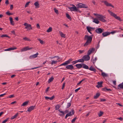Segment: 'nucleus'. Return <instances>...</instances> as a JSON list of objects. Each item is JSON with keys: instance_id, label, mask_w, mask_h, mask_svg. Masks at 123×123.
Wrapping results in <instances>:
<instances>
[{"instance_id": "37", "label": "nucleus", "mask_w": 123, "mask_h": 123, "mask_svg": "<svg viewBox=\"0 0 123 123\" xmlns=\"http://www.w3.org/2000/svg\"><path fill=\"white\" fill-rule=\"evenodd\" d=\"M103 112L101 111H100L99 113H98V115L99 117L101 116L103 114Z\"/></svg>"}, {"instance_id": "29", "label": "nucleus", "mask_w": 123, "mask_h": 123, "mask_svg": "<svg viewBox=\"0 0 123 123\" xmlns=\"http://www.w3.org/2000/svg\"><path fill=\"white\" fill-rule=\"evenodd\" d=\"M54 79V78L53 76H52L50 78L49 80L48 81V83H50L51 82H52L53 81Z\"/></svg>"}, {"instance_id": "1", "label": "nucleus", "mask_w": 123, "mask_h": 123, "mask_svg": "<svg viewBox=\"0 0 123 123\" xmlns=\"http://www.w3.org/2000/svg\"><path fill=\"white\" fill-rule=\"evenodd\" d=\"M93 35L92 34L90 36H88L87 35H85L84 37V40H86L87 41L86 43L84 44V46H87L91 42L92 38V36Z\"/></svg>"}, {"instance_id": "11", "label": "nucleus", "mask_w": 123, "mask_h": 123, "mask_svg": "<svg viewBox=\"0 0 123 123\" xmlns=\"http://www.w3.org/2000/svg\"><path fill=\"white\" fill-rule=\"evenodd\" d=\"M38 55V53H37L35 54L31 55L30 56V58L31 59L32 58H34L37 57V55Z\"/></svg>"}, {"instance_id": "42", "label": "nucleus", "mask_w": 123, "mask_h": 123, "mask_svg": "<svg viewBox=\"0 0 123 123\" xmlns=\"http://www.w3.org/2000/svg\"><path fill=\"white\" fill-rule=\"evenodd\" d=\"M60 106L59 105H56L55 107V110H57L60 108Z\"/></svg>"}, {"instance_id": "35", "label": "nucleus", "mask_w": 123, "mask_h": 123, "mask_svg": "<svg viewBox=\"0 0 123 123\" xmlns=\"http://www.w3.org/2000/svg\"><path fill=\"white\" fill-rule=\"evenodd\" d=\"M72 111L70 112L69 113H68V114L70 115V116H71L73 115L74 114V110L72 109L71 110Z\"/></svg>"}, {"instance_id": "50", "label": "nucleus", "mask_w": 123, "mask_h": 123, "mask_svg": "<svg viewBox=\"0 0 123 123\" xmlns=\"http://www.w3.org/2000/svg\"><path fill=\"white\" fill-rule=\"evenodd\" d=\"M30 1H29V2H27L25 5V7H26L27 6H28L29 5V3H30Z\"/></svg>"}, {"instance_id": "43", "label": "nucleus", "mask_w": 123, "mask_h": 123, "mask_svg": "<svg viewBox=\"0 0 123 123\" xmlns=\"http://www.w3.org/2000/svg\"><path fill=\"white\" fill-rule=\"evenodd\" d=\"M52 29L51 27H49L47 31V32H49L52 31Z\"/></svg>"}, {"instance_id": "53", "label": "nucleus", "mask_w": 123, "mask_h": 123, "mask_svg": "<svg viewBox=\"0 0 123 123\" xmlns=\"http://www.w3.org/2000/svg\"><path fill=\"white\" fill-rule=\"evenodd\" d=\"M39 67H34V68H32L30 69H26V70H31V69H36L37 68H39Z\"/></svg>"}, {"instance_id": "15", "label": "nucleus", "mask_w": 123, "mask_h": 123, "mask_svg": "<svg viewBox=\"0 0 123 123\" xmlns=\"http://www.w3.org/2000/svg\"><path fill=\"white\" fill-rule=\"evenodd\" d=\"M34 5L35 6L36 8H38L39 7V4L38 1H37L35 2L34 3Z\"/></svg>"}, {"instance_id": "56", "label": "nucleus", "mask_w": 123, "mask_h": 123, "mask_svg": "<svg viewBox=\"0 0 123 123\" xmlns=\"http://www.w3.org/2000/svg\"><path fill=\"white\" fill-rule=\"evenodd\" d=\"M13 6L12 5H11L10 6V9L11 10H12L13 8Z\"/></svg>"}, {"instance_id": "58", "label": "nucleus", "mask_w": 123, "mask_h": 123, "mask_svg": "<svg viewBox=\"0 0 123 123\" xmlns=\"http://www.w3.org/2000/svg\"><path fill=\"white\" fill-rule=\"evenodd\" d=\"M37 27V28L38 29L40 28V26L39 24H37L36 25Z\"/></svg>"}, {"instance_id": "22", "label": "nucleus", "mask_w": 123, "mask_h": 123, "mask_svg": "<svg viewBox=\"0 0 123 123\" xmlns=\"http://www.w3.org/2000/svg\"><path fill=\"white\" fill-rule=\"evenodd\" d=\"M82 68L85 69H89V67L88 66L83 63H82Z\"/></svg>"}, {"instance_id": "55", "label": "nucleus", "mask_w": 123, "mask_h": 123, "mask_svg": "<svg viewBox=\"0 0 123 123\" xmlns=\"http://www.w3.org/2000/svg\"><path fill=\"white\" fill-rule=\"evenodd\" d=\"M5 3L6 4V5L8 4H9V2L8 0H6Z\"/></svg>"}, {"instance_id": "28", "label": "nucleus", "mask_w": 123, "mask_h": 123, "mask_svg": "<svg viewBox=\"0 0 123 123\" xmlns=\"http://www.w3.org/2000/svg\"><path fill=\"white\" fill-rule=\"evenodd\" d=\"M93 22L97 24H99V21L98 20V19L96 18L94 19Z\"/></svg>"}, {"instance_id": "9", "label": "nucleus", "mask_w": 123, "mask_h": 123, "mask_svg": "<svg viewBox=\"0 0 123 123\" xmlns=\"http://www.w3.org/2000/svg\"><path fill=\"white\" fill-rule=\"evenodd\" d=\"M66 68L68 69H69L72 70L74 68L72 64L67 65L66 67Z\"/></svg>"}, {"instance_id": "8", "label": "nucleus", "mask_w": 123, "mask_h": 123, "mask_svg": "<svg viewBox=\"0 0 123 123\" xmlns=\"http://www.w3.org/2000/svg\"><path fill=\"white\" fill-rule=\"evenodd\" d=\"M90 56L87 55H86L82 57V58L84 60V61H88L90 59Z\"/></svg>"}, {"instance_id": "31", "label": "nucleus", "mask_w": 123, "mask_h": 123, "mask_svg": "<svg viewBox=\"0 0 123 123\" xmlns=\"http://www.w3.org/2000/svg\"><path fill=\"white\" fill-rule=\"evenodd\" d=\"M29 103V101H25L24 102L23 104L21 105V106H25L27 105Z\"/></svg>"}, {"instance_id": "3", "label": "nucleus", "mask_w": 123, "mask_h": 123, "mask_svg": "<svg viewBox=\"0 0 123 123\" xmlns=\"http://www.w3.org/2000/svg\"><path fill=\"white\" fill-rule=\"evenodd\" d=\"M76 6H77L78 8H87L88 7L85 4H82V3H80L78 4Z\"/></svg>"}, {"instance_id": "49", "label": "nucleus", "mask_w": 123, "mask_h": 123, "mask_svg": "<svg viewBox=\"0 0 123 123\" xmlns=\"http://www.w3.org/2000/svg\"><path fill=\"white\" fill-rule=\"evenodd\" d=\"M9 118H6V120H4L1 123H6L8 120Z\"/></svg>"}, {"instance_id": "47", "label": "nucleus", "mask_w": 123, "mask_h": 123, "mask_svg": "<svg viewBox=\"0 0 123 123\" xmlns=\"http://www.w3.org/2000/svg\"><path fill=\"white\" fill-rule=\"evenodd\" d=\"M86 79L85 78H84L82 79L78 83H77V85H78L80 84L82 82L85 80H86Z\"/></svg>"}, {"instance_id": "64", "label": "nucleus", "mask_w": 123, "mask_h": 123, "mask_svg": "<svg viewBox=\"0 0 123 123\" xmlns=\"http://www.w3.org/2000/svg\"><path fill=\"white\" fill-rule=\"evenodd\" d=\"M70 116V115L68 114V113L67 114L66 116H65V119H66L67 117H68V116Z\"/></svg>"}, {"instance_id": "46", "label": "nucleus", "mask_w": 123, "mask_h": 123, "mask_svg": "<svg viewBox=\"0 0 123 123\" xmlns=\"http://www.w3.org/2000/svg\"><path fill=\"white\" fill-rule=\"evenodd\" d=\"M38 40L40 42V43L42 44L44 43L43 42V40H41L40 39H38Z\"/></svg>"}, {"instance_id": "62", "label": "nucleus", "mask_w": 123, "mask_h": 123, "mask_svg": "<svg viewBox=\"0 0 123 123\" xmlns=\"http://www.w3.org/2000/svg\"><path fill=\"white\" fill-rule=\"evenodd\" d=\"M106 100V99L104 98H101L100 99V101L104 102Z\"/></svg>"}, {"instance_id": "16", "label": "nucleus", "mask_w": 123, "mask_h": 123, "mask_svg": "<svg viewBox=\"0 0 123 123\" xmlns=\"http://www.w3.org/2000/svg\"><path fill=\"white\" fill-rule=\"evenodd\" d=\"M94 48H92L91 49H90L88 51L87 55H90L92 53V51L94 50Z\"/></svg>"}, {"instance_id": "21", "label": "nucleus", "mask_w": 123, "mask_h": 123, "mask_svg": "<svg viewBox=\"0 0 123 123\" xmlns=\"http://www.w3.org/2000/svg\"><path fill=\"white\" fill-rule=\"evenodd\" d=\"M100 94L99 93H96L95 95L94 96L93 98L95 99H97L100 96Z\"/></svg>"}, {"instance_id": "40", "label": "nucleus", "mask_w": 123, "mask_h": 123, "mask_svg": "<svg viewBox=\"0 0 123 123\" xmlns=\"http://www.w3.org/2000/svg\"><path fill=\"white\" fill-rule=\"evenodd\" d=\"M58 62L57 61H55L54 60H52V61L51 64V65L55 64Z\"/></svg>"}, {"instance_id": "45", "label": "nucleus", "mask_w": 123, "mask_h": 123, "mask_svg": "<svg viewBox=\"0 0 123 123\" xmlns=\"http://www.w3.org/2000/svg\"><path fill=\"white\" fill-rule=\"evenodd\" d=\"M54 10L55 12L57 14H59L58 11L56 8H54Z\"/></svg>"}, {"instance_id": "54", "label": "nucleus", "mask_w": 123, "mask_h": 123, "mask_svg": "<svg viewBox=\"0 0 123 123\" xmlns=\"http://www.w3.org/2000/svg\"><path fill=\"white\" fill-rule=\"evenodd\" d=\"M71 105V103H68L67 104V108H68Z\"/></svg>"}, {"instance_id": "18", "label": "nucleus", "mask_w": 123, "mask_h": 123, "mask_svg": "<svg viewBox=\"0 0 123 123\" xmlns=\"http://www.w3.org/2000/svg\"><path fill=\"white\" fill-rule=\"evenodd\" d=\"M78 69H80L82 67V64H76L75 66Z\"/></svg>"}, {"instance_id": "36", "label": "nucleus", "mask_w": 123, "mask_h": 123, "mask_svg": "<svg viewBox=\"0 0 123 123\" xmlns=\"http://www.w3.org/2000/svg\"><path fill=\"white\" fill-rule=\"evenodd\" d=\"M66 17H67L70 20H71L72 19V18L70 16V15L68 13H67L66 14Z\"/></svg>"}, {"instance_id": "57", "label": "nucleus", "mask_w": 123, "mask_h": 123, "mask_svg": "<svg viewBox=\"0 0 123 123\" xmlns=\"http://www.w3.org/2000/svg\"><path fill=\"white\" fill-rule=\"evenodd\" d=\"M65 63H66V65H67L68 64H69L70 63V62H69V61L68 60L67 61H66L65 62Z\"/></svg>"}, {"instance_id": "14", "label": "nucleus", "mask_w": 123, "mask_h": 123, "mask_svg": "<svg viewBox=\"0 0 123 123\" xmlns=\"http://www.w3.org/2000/svg\"><path fill=\"white\" fill-rule=\"evenodd\" d=\"M111 33L109 32H103L102 33V35L103 37H105L110 34Z\"/></svg>"}, {"instance_id": "2", "label": "nucleus", "mask_w": 123, "mask_h": 123, "mask_svg": "<svg viewBox=\"0 0 123 123\" xmlns=\"http://www.w3.org/2000/svg\"><path fill=\"white\" fill-rule=\"evenodd\" d=\"M73 6L72 7H68V8L71 11H77V12H80V10L76 7L75 6L73 5H72Z\"/></svg>"}, {"instance_id": "19", "label": "nucleus", "mask_w": 123, "mask_h": 123, "mask_svg": "<svg viewBox=\"0 0 123 123\" xmlns=\"http://www.w3.org/2000/svg\"><path fill=\"white\" fill-rule=\"evenodd\" d=\"M89 69L91 71H93L94 72H96V69L93 67V66H91Z\"/></svg>"}, {"instance_id": "25", "label": "nucleus", "mask_w": 123, "mask_h": 123, "mask_svg": "<svg viewBox=\"0 0 123 123\" xmlns=\"http://www.w3.org/2000/svg\"><path fill=\"white\" fill-rule=\"evenodd\" d=\"M18 115V113H17L14 116L12 117H11V119L12 120L13 119L17 117Z\"/></svg>"}, {"instance_id": "12", "label": "nucleus", "mask_w": 123, "mask_h": 123, "mask_svg": "<svg viewBox=\"0 0 123 123\" xmlns=\"http://www.w3.org/2000/svg\"><path fill=\"white\" fill-rule=\"evenodd\" d=\"M103 82H98V85L96 86V87H97L98 88H99L100 87H102V84L103 83Z\"/></svg>"}, {"instance_id": "61", "label": "nucleus", "mask_w": 123, "mask_h": 123, "mask_svg": "<svg viewBox=\"0 0 123 123\" xmlns=\"http://www.w3.org/2000/svg\"><path fill=\"white\" fill-rule=\"evenodd\" d=\"M79 51V52L80 54H81L84 52V50H80Z\"/></svg>"}, {"instance_id": "51", "label": "nucleus", "mask_w": 123, "mask_h": 123, "mask_svg": "<svg viewBox=\"0 0 123 123\" xmlns=\"http://www.w3.org/2000/svg\"><path fill=\"white\" fill-rule=\"evenodd\" d=\"M78 62L77 60H75V61H73L72 62V65H74Z\"/></svg>"}, {"instance_id": "32", "label": "nucleus", "mask_w": 123, "mask_h": 123, "mask_svg": "<svg viewBox=\"0 0 123 123\" xmlns=\"http://www.w3.org/2000/svg\"><path fill=\"white\" fill-rule=\"evenodd\" d=\"M102 90H103L104 91H111V90L110 89H108L106 87H105V88H102Z\"/></svg>"}, {"instance_id": "20", "label": "nucleus", "mask_w": 123, "mask_h": 123, "mask_svg": "<svg viewBox=\"0 0 123 123\" xmlns=\"http://www.w3.org/2000/svg\"><path fill=\"white\" fill-rule=\"evenodd\" d=\"M55 98V96H53L51 97H45V98L46 100H48V99H49L50 100H52L54 98Z\"/></svg>"}, {"instance_id": "23", "label": "nucleus", "mask_w": 123, "mask_h": 123, "mask_svg": "<svg viewBox=\"0 0 123 123\" xmlns=\"http://www.w3.org/2000/svg\"><path fill=\"white\" fill-rule=\"evenodd\" d=\"M9 19L11 24L12 25H14V23L13 21V20L12 18V17H10L9 18Z\"/></svg>"}, {"instance_id": "4", "label": "nucleus", "mask_w": 123, "mask_h": 123, "mask_svg": "<svg viewBox=\"0 0 123 123\" xmlns=\"http://www.w3.org/2000/svg\"><path fill=\"white\" fill-rule=\"evenodd\" d=\"M24 26H26L25 28V29H27L28 30H30L32 29L31 25L30 24H29L27 23H25L24 24Z\"/></svg>"}, {"instance_id": "27", "label": "nucleus", "mask_w": 123, "mask_h": 123, "mask_svg": "<svg viewBox=\"0 0 123 123\" xmlns=\"http://www.w3.org/2000/svg\"><path fill=\"white\" fill-rule=\"evenodd\" d=\"M92 27L89 26L86 27V29L88 32H90L91 31H92Z\"/></svg>"}, {"instance_id": "26", "label": "nucleus", "mask_w": 123, "mask_h": 123, "mask_svg": "<svg viewBox=\"0 0 123 123\" xmlns=\"http://www.w3.org/2000/svg\"><path fill=\"white\" fill-rule=\"evenodd\" d=\"M58 111H59L62 114H60V115L61 116H62V117H64L65 115V113L63 111H61L60 110V109H59Z\"/></svg>"}, {"instance_id": "17", "label": "nucleus", "mask_w": 123, "mask_h": 123, "mask_svg": "<svg viewBox=\"0 0 123 123\" xmlns=\"http://www.w3.org/2000/svg\"><path fill=\"white\" fill-rule=\"evenodd\" d=\"M107 11L111 16L115 18V14L113 13L111 11H110L109 10H108Z\"/></svg>"}, {"instance_id": "30", "label": "nucleus", "mask_w": 123, "mask_h": 123, "mask_svg": "<svg viewBox=\"0 0 123 123\" xmlns=\"http://www.w3.org/2000/svg\"><path fill=\"white\" fill-rule=\"evenodd\" d=\"M59 32L60 35L62 37L64 38L65 37V34H63L61 31H60Z\"/></svg>"}, {"instance_id": "44", "label": "nucleus", "mask_w": 123, "mask_h": 123, "mask_svg": "<svg viewBox=\"0 0 123 123\" xmlns=\"http://www.w3.org/2000/svg\"><path fill=\"white\" fill-rule=\"evenodd\" d=\"M1 37H8L9 38H10L9 36H8L6 34H3V35H2Z\"/></svg>"}, {"instance_id": "39", "label": "nucleus", "mask_w": 123, "mask_h": 123, "mask_svg": "<svg viewBox=\"0 0 123 123\" xmlns=\"http://www.w3.org/2000/svg\"><path fill=\"white\" fill-rule=\"evenodd\" d=\"M23 39L24 40H25V41H30L31 40L30 39H29L28 38L26 37H25L24 38H23Z\"/></svg>"}, {"instance_id": "52", "label": "nucleus", "mask_w": 123, "mask_h": 123, "mask_svg": "<svg viewBox=\"0 0 123 123\" xmlns=\"http://www.w3.org/2000/svg\"><path fill=\"white\" fill-rule=\"evenodd\" d=\"M102 74L103 76L106 77L107 76V74H106L104 72L102 73Z\"/></svg>"}, {"instance_id": "60", "label": "nucleus", "mask_w": 123, "mask_h": 123, "mask_svg": "<svg viewBox=\"0 0 123 123\" xmlns=\"http://www.w3.org/2000/svg\"><path fill=\"white\" fill-rule=\"evenodd\" d=\"M116 104L117 105V106L119 105V106H122L123 105H121L120 103H116Z\"/></svg>"}, {"instance_id": "6", "label": "nucleus", "mask_w": 123, "mask_h": 123, "mask_svg": "<svg viewBox=\"0 0 123 123\" xmlns=\"http://www.w3.org/2000/svg\"><path fill=\"white\" fill-rule=\"evenodd\" d=\"M32 49L33 48L32 47L30 48L29 46H27L21 49V52L25 51L27 50L31 49Z\"/></svg>"}, {"instance_id": "33", "label": "nucleus", "mask_w": 123, "mask_h": 123, "mask_svg": "<svg viewBox=\"0 0 123 123\" xmlns=\"http://www.w3.org/2000/svg\"><path fill=\"white\" fill-rule=\"evenodd\" d=\"M78 62H80L82 63H83L84 62V60L82 58H82L81 59H79L78 60H77Z\"/></svg>"}, {"instance_id": "24", "label": "nucleus", "mask_w": 123, "mask_h": 123, "mask_svg": "<svg viewBox=\"0 0 123 123\" xmlns=\"http://www.w3.org/2000/svg\"><path fill=\"white\" fill-rule=\"evenodd\" d=\"M97 58L96 57L94 59H93V57L91 59V61L92 62L93 64H94L95 63V62L97 60Z\"/></svg>"}, {"instance_id": "38", "label": "nucleus", "mask_w": 123, "mask_h": 123, "mask_svg": "<svg viewBox=\"0 0 123 123\" xmlns=\"http://www.w3.org/2000/svg\"><path fill=\"white\" fill-rule=\"evenodd\" d=\"M6 14L8 16H10L11 15H12L13 13H12L10 12L9 11H8L6 12Z\"/></svg>"}, {"instance_id": "10", "label": "nucleus", "mask_w": 123, "mask_h": 123, "mask_svg": "<svg viewBox=\"0 0 123 123\" xmlns=\"http://www.w3.org/2000/svg\"><path fill=\"white\" fill-rule=\"evenodd\" d=\"M105 5L107 6H111L112 7H114V6L112 5L111 3H109L108 2L106 1H103Z\"/></svg>"}, {"instance_id": "59", "label": "nucleus", "mask_w": 123, "mask_h": 123, "mask_svg": "<svg viewBox=\"0 0 123 123\" xmlns=\"http://www.w3.org/2000/svg\"><path fill=\"white\" fill-rule=\"evenodd\" d=\"M49 87H48L46 89L45 92L46 93H47V92H48L49 89Z\"/></svg>"}, {"instance_id": "48", "label": "nucleus", "mask_w": 123, "mask_h": 123, "mask_svg": "<svg viewBox=\"0 0 123 123\" xmlns=\"http://www.w3.org/2000/svg\"><path fill=\"white\" fill-rule=\"evenodd\" d=\"M77 118L76 117H75L74 118L72 119L71 121V122L72 123H74V122L77 119Z\"/></svg>"}, {"instance_id": "13", "label": "nucleus", "mask_w": 123, "mask_h": 123, "mask_svg": "<svg viewBox=\"0 0 123 123\" xmlns=\"http://www.w3.org/2000/svg\"><path fill=\"white\" fill-rule=\"evenodd\" d=\"M35 107V106H31L28 108L27 111L28 112H30L33 110Z\"/></svg>"}, {"instance_id": "7", "label": "nucleus", "mask_w": 123, "mask_h": 123, "mask_svg": "<svg viewBox=\"0 0 123 123\" xmlns=\"http://www.w3.org/2000/svg\"><path fill=\"white\" fill-rule=\"evenodd\" d=\"M104 30L100 28H98L95 30V32L98 34H100Z\"/></svg>"}, {"instance_id": "5", "label": "nucleus", "mask_w": 123, "mask_h": 123, "mask_svg": "<svg viewBox=\"0 0 123 123\" xmlns=\"http://www.w3.org/2000/svg\"><path fill=\"white\" fill-rule=\"evenodd\" d=\"M105 17L103 16L102 15H98V18L99 20L103 22H105L106 21L104 19V18H105Z\"/></svg>"}, {"instance_id": "41", "label": "nucleus", "mask_w": 123, "mask_h": 123, "mask_svg": "<svg viewBox=\"0 0 123 123\" xmlns=\"http://www.w3.org/2000/svg\"><path fill=\"white\" fill-rule=\"evenodd\" d=\"M118 87L120 88L123 89V82L119 84Z\"/></svg>"}, {"instance_id": "34", "label": "nucleus", "mask_w": 123, "mask_h": 123, "mask_svg": "<svg viewBox=\"0 0 123 123\" xmlns=\"http://www.w3.org/2000/svg\"><path fill=\"white\" fill-rule=\"evenodd\" d=\"M116 19H117L120 21H122V20L119 17L117 16L116 15Z\"/></svg>"}, {"instance_id": "63", "label": "nucleus", "mask_w": 123, "mask_h": 123, "mask_svg": "<svg viewBox=\"0 0 123 123\" xmlns=\"http://www.w3.org/2000/svg\"><path fill=\"white\" fill-rule=\"evenodd\" d=\"M80 87H79L78 88L75 89V92H77L79 90H80Z\"/></svg>"}]
</instances>
